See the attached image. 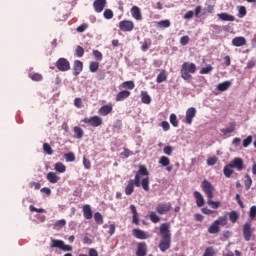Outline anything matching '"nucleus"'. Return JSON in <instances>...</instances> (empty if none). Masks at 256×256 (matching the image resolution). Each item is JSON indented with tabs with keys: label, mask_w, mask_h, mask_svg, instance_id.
I'll return each mask as SVG.
<instances>
[{
	"label": "nucleus",
	"mask_w": 256,
	"mask_h": 256,
	"mask_svg": "<svg viewBox=\"0 0 256 256\" xmlns=\"http://www.w3.org/2000/svg\"><path fill=\"white\" fill-rule=\"evenodd\" d=\"M141 187L144 191H149V171L145 166H140L135 179L130 180L125 189L126 195H131L133 193L134 187Z\"/></svg>",
	"instance_id": "nucleus-1"
},
{
	"label": "nucleus",
	"mask_w": 256,
	"mask_h": 256,
	"mask_svg": "<svg viewBox=\"0 0 256 256\" xmlns=\"http://www.w3.org/2000/svg\"><path fill=\"white\" fill-rule=\"evenodd\" d=\"M170 227L171 226L167 223H163L160 226V234L162 236V240L160 241L159 249L163 253H165V251L171 247V232H169Z\"/></svg>",
	"instance_id": "nucleus-2"
},
{
	"label": "nucleus",
	"mask_w": 256,
	"mask_h": 256,
	"mask_svg": "<svg viewBox=\"0 0 256 256\" xmlns=\"http://www.w3.org/2000/svg\"><path fill=\"white\" fill-rule=\"evenodd\" d=\"M180 73L184 81H189V79H191V75L197 73V65L193 62H184L181 66Z\"/></svg>",
	"instance_id": "nucleus-3"
},
{
	"label": "nucleus",
	"mask_w": 256,
	"mask_h": 256,
	"mask_svg": "<svg viewBox=\"0 0 256 256\" xmlns=\"http://www.w3.org/2000/svg\"><path fill=\"white\" fill-rule=\"evenodd\" d=\"M227 223V214L224 216H220L216 221L212 223V225L208 229V232L211 234L219 233V231H221L220 227H225Z\"/></svg>",
	"instance_id": "nucleus-4"
},
{
	"label": "nucleus",
	"mask_w": 256,
	"mask_h": 256,
	"mask_svg": "<svg viewBox=\"0 0 256 256\" xmlns=\"http://www.w3.org/2000/svg\"><path fill=\"white\" fill-rule=\"evenodd\" d=\"M50 247L60 249V251L70 252L73 251V246L65 244L63 240L51 239Z\"/></svg>",
	"instance_id": "nucleus-5"
},
{
	"label": "nucleus",
	"mask_w": 256,
	"mask_h": 256,
	"mask_svg": "<svg viewBox=\"0 0 256 256\" xmlns=\"http://www.w3.org/2000/svg\"><path fill=\"white\" fill-rule=\"evenodd\" d=\"M204 193L207 195L208 199H213V193H215V187L211 182L204 180L201 185Z\"/></svg>",
	"instance_id": "nucleus-6"
},
{
	"label": "nucleus",
	"mask_w": 256,
	"mask_h": 256,
	"mask_svg": "<svg viewBox=\"0 0 256 256\" xmlns=\"http://www.w3.org/2000/svg\"><path fill=\"white\" fill-rule=\"evenodd\" d=\"M83 123H88L91 127H99L103 124V119L99 116H92L90 118H84L82 120Z\"/></svg>",
	"instance_id": "nucleus-7"
},
{
	"label": "nucleus",
	"mask_w": 256,
	"mask_h": 256,
	"mask_svg": "<svg viewBox=\"0 0 256 256\" xmlns=\"http://www.w3.org/2000/svg\"><path fill=\"white\" fill-rule=\"evenodd\" d=\"M171 211V202H162L156 206V212L159 215H165Z\"/></svg>",
	"instance_id": "nucleus-8"
},
{
	"label": "nucleus",
	"mask_w": 256,
	"mask_h": 256,
	"mask_svg": "<svg viewBox=\"0 0 256 256\" xmlns=\"http://www.w3.org/2000/svg\"><path fill=\"white\" fill-rule=\"evenodd\" d=\"M119 27L120 30L124 32L133 31V29L135 28V24L133 23V21L123 20L119 23Z\"/></svg>",
	"instance_id": "nucleus-9"
},
{
	"label": "nucleus",
	"mask_w": 256,
	"mask_h": 256,
	"mask_svg": "<svg viewBox=\"0 0 256 256\" xmlns=\"http://www.w3.org/2000/svg\"><path fill=\"white\" fill-rule=\"evenodd\" d=\"M197 115V109L195 107H190L186 110V123L191 125L193 123V119Z\"/></svg>",
	"instance_id": "nucleus-10"
},
{
	"label": "nucleus",
	"mask_w": 256,
	"mask_h": 256,
	"mask_svg": "<svg viewBox=\"0 0 256 256\" xmlns=\"http://www.w3.org/2000/svg\"><path fill=\"white\" fill-rule=\"evenodd\" d=\"M56 65H57V69H59V71H69V69H71L69 61H67V59H65V58H60L57 61Z\"/></svg>",
	"instance_id": "nucleus-11"
},
{
	"label": "nucleus",
	"mask_w": 256,
	"mask_h": 256,
	"mask_svg": "<svg viewBox=\"0 0 256 256\" xmlns=\"http://www.w3.org/2000/svg\"><path fill=\"white\" fill-rule=\"evenodd\" d=\"M106 5L107 0H96L93 3L94 11H96V13H101L105 9Z\"/></svg>",
	"instance_id": "nucleus-12"
},
{
	"label": "nucleus",
	"mask_w": 256,
	"mask_h": 256,
	"mask_svg": "<svg viewBox=\"0 0 256 256\" xmlns=\"http://www.w3.org/2000/svg\"><path fill=\"white\" fill-rule=\"evenodd\" d=\"M230 164L232 165V168L237 169L238 171H241L244 167V161L243 158L236 157L234 158Z\"/></svg>",
	"instance_id": "nucleus-13"
},
{
	"label": "nucleus",
	"mask_w": 256,
	"mask_h": 256,
	"mask_svg": "<svg viewBox=\"0 0 256 256\" xmlns=\"http://www.w3.org/2000/svg\"><path fill=\"white\" fill-rule=\"evenodd\" d=\"M113 111V104L109 103L107 105L102 106L99 110L98 113L99 115H102V117H107L109 113Z\"/></svg>",
	"instance_id": "nucleus-14"
},
{
	"label": "nucleus",
	"mask_w": 256,
	"mask_h": 256,
	"mask_svg": "<svg viewBox=\"0 0 256 256\" xmlns=\"http://www.w3.org/2000/svg\"><path fill=\"white\" fill-rule=\"evenodd\" d=\"M133 19L136 21H141L143 19V15H141V9L137 6H133L130 10Z\"/></svg>",
	"instance_id": "nucleus-15"
},
{
	"label": "nucleus",
	"mask_w": 256,
	"mask_h": 256,
	"mask_svg": "<svg viewBox=\"0 0 256 256\" xmlns=\"http://www.w3.org/2000/svg\"><path fill=\"white\" fill-rule=\"evenodd\" d=\"M243 235L245 238V241H251V223H245L243 228Z\"/></svg>",
	"instance_id": "nucleus-16"
},
{
	"label": "nucleus",
	"mask_w": 256,
	"mask_h": 256,
	"mask_svg": "<svg viewBox=\"0 0 256 256\" xmlns=\"http://www.w3.org/2000/svg\"><path fill=\"white\" fill-rule=\"evenodd\" d=\"M132 233H133L134 237H136V239H148L149 238V235H147V233L141 229H134Z\"/></svg>",
	"instance_id": "nucleus-17"
},
{
	"label": "nucleus",
	"mask_w": 256,
	"mask_h": 256,
	"mask_svg": "<svg viewBox=\"0 0 256 256\" xmlns=\"http://www.w3.org/2000/svg\"><path fill=\"white\" fill-rule=\"evenodd\" d=\"M194 197L196 199V204L198 207H203V205H205V198L203 197V194H201L198 191H195Z\"/></svg>",
	"instance_id": "nucleus-18"
},
{
	"label": "nucleus",
	"mask_w": 256,
	"mask_h": 256,
	"mask_svg": "<svg viewBox=\"0 0 256 256\" xmlns=\"http://www.w3.org/2000/svg\"><path fill=\"white\" fill-rule=\"evenodd\" d=\"M130 95H131V92L128 90L120 91L116 95V101H125V99L129 98Z\"/></svg>",
	"instance_id": "nucleus-19"
},
{
	"label": "nucleus",
	"mask_w": 256,
	"mask_h": 256,
	"mask_svg": "<svg viewBox=\"0 0 256 256\" xmlns=\"http://www.w3.org/2000/svg\"><path fill=\"white\" fill-rule=\"evenodd\" d=\"M46 179L49 183H59V179H61L55 172H49L46 176Z\"/></svg>",
	"instance_id": "nucleus-20"
},
{
	"label": "nucleus",
	"mask_w": 256,
	"mask_h": 256,
	"mask_svg": "<svg viewBox=\"0 0 256 256\" xmlns=\"http://www.w3.org/2000/svg\"><path fill=\"white\" fill-rule=\"evenodd\" d=\"M247 43L245 37H236L232 40L234 47H243Z\"/></svg>",
	"instance_id": "nucleus-21"
},
{
	"label": "nucleus",
	"mask_w": 256,
	"mask_h": 256,
	"mask_svg": "<svg viewBox=\"0 0 256 256\" xmlns=\"http://www.w3.org/2000/svg\"><path fill=\"white\" fill-rule=\"evenodd\" d=\"M136 255L137 256L147 255V245L145 243L138 244V249H137Z\"/></svg>",
	"instance_id": "nucleus-22"
},
{
	"label": "nucleus",
	"mask_w": 256,
	"mask_h": 256,
	"mask_svg": "<svg viewBox=\"0 0 256 256\" xmlns=\"http://www.w3.org/2000/svg\"><path fill=\"white\" fill-rule=\"evenodd\" d=\"M83 71V62L76 60L74 62V75L77 76Z\"/></svg>",
	"instance_id": "nucleus-23"
},
{
	"label": "nucleus",
	"mask_w": 256,
	"mask_h": 256,
	"mask_svg": "<svg viewBox=\"0 0 256 256\" xmlns=\"http://www.w3.org/2000/svg\"><path fill=\"white\" fill-rule=\"evenodd\" d=\"M233 166L229 163L227 164L224 168H223V173L225 175V177H227L229 179V177H231L234 173V170H233Z\"/></svg>",
	"instance_id": "nucleus-24"
},
{
	"label": "nucleus",
	"mask_w": 256,
	"mask_h": 256,
	"mask_svg": "<svg viewBox=\"0 0 256 256\" xmlns=\"http://www.w3.org/2000/svg\"><path fill=\"white\" fill-rule=\"evenodd\" d=\"M83 213L85 219H92L93 218V211H91V206L84 205L83 206Z\"/></svg>",
	"instance_id": "nucleus-25"
},
{
	"label": "nucleus",
	"mask_w": 256,
	"mask_h": 256,
	"mask_svg": "<svg viewBox=\"0 0 256 256\" xmlns=\"http://www.w3.org/2000/svg\"><path fill=\"white\" fill-rule=\"evenodd\" d=\"M54 171H56L57 173H65L67 171V167L65 166V164L57 162L54 165Z\"/></svg>",
	"instance_id": "nucleus-26"
},
{
	"label": "nucleus",
	"mask_w": 256,
	"mask_h": 256,
	"mask_svg": "<svg viewBox=\"0 0 256 256\" xmlns=\"http://www.w3.org/2000/svg\"><path fill=\"white\" fill-rule=\"evenodd\" d=\"M218 17L221 21H235V16L228 13H220L218 14Z\"/></svg>",
	"instance_id": "nucleus-27"
},
{
	"label": "nucleus",
	"mask_w": 256,
	"mask_h": 256,
	"mask_svg": "<svg viewBox=\"0 0 256 256\" xmlns=\"http://www.w3.org/2000/svg\"><path fill=\"white\" fill-rule=\"evenodd\" d=\"M141 101L145 105H149V103H151V96H149V94L146 91H142L141 92Z\"/></svg>",
	"instance_id": "nucleus-28"
},
{
	"label": "nucleus",
	"mask_w": 256,
	"mask_h": 256,
	"mask_svg": "<svg viewBox=\"0 0 256 256\" xmlns=\"http://www.w3.org/2000/svg\"><path fill=\"white\" fill-rule=\"evenodd\" d=\"M119 89H135V83L133 81H126L119 86Z\"/></svg>",
	"instance_id": "nucleus-29"
},
{
	"label": "nucleus",
	"mask_w": 256,
	"mask_h": 256,
	"mask_svg": "<svg viewBox=\"0 0 256 256\" xmlns=\"http://www.w3.org/2000/svg\"><path fill=\"white\" fill-rule=\"evenodd\" d=\"M207 205H209L212 209H219L221 207V202L213 201V198H208Z\"/></svg>",
	"instance_id": "nucleus-30"
},
{
	"label": "nucleus",
	"mask_w": 256,
	"mask_h": 256,
	"mask_svg": "<svg viewBox=\"0 0 256 256\" xmlns=\"http://www.w3.org/2000/svg\"><path fill=\"white\" fill-rule=\"evenodd\" d=\"M235 131V123L230 124V126L221 129V133L223 135H229L230 133H233Z\"/></svg>",
	"instance_id": "nucleus-31"
},
{
	"label": "nucleus",
	"mask_w": 256,
	"mask_h": 256,
	"mask_svg": "<svg viewBox=\"0 0 256 256\" xmlns=\"http://www.w3.org/2000/svg\"><path fill=\"white\" fill-rule=\"evenodd\" d=\"M229 87H231V82L225 81V82L218 84L217 89H218V91H227V89H229Z\"/></svg>",
	"instance_id": "nucleus-32"
},
{
	"label": "nucleus",
	"mask_w": 256,
	"mask_h": 256,
	"mask_svg": "<svg viewBox=\"0 0 256 256\" xmlns=\"http://www.w3.org/2000/svg\"><path fill=\"white\" fill-rule=\"evenodd\" d=\"M228 217H229L231 223H237V221L239 219V213H237V211H232V212L228 213Z\"/></svg>",
	"instance_id": "nucleus-33"
},
{
	"label": "nucleus",
	"mask_w": 256,
	"mask_h": 256,
	"mask_svg": "<svg viewBox=\"0 0 256 256\" xmlns=\"http://www.w3.org/2000/svg\"><path fill=\"white\" fill-rule=\"evenodd\" d=\"M170 163L171 160L167 156H161L159 159V164L162 165V167H169Z\"/></svg>",
	"instance_id": "nucleus-34"
},
{
	"label": "nucleus",
	"mask_w": 256,
	"mask_h": 256,
	"mask_svg": "<svg viewBox=\"0 0 256 256\" xmlns=\"http://www.w3.org/2000/svg\"><path fill=\"white\" fill-rule=\"evenodd\" d=\"M157 83H163V81H167V72L165 70H162L156 79Z\"/></svg>",
	"instance_id": "nucleus-35"
},
{
	"label": "nucleus",
	"mask_w": 256,
	"mask_h": 256,
	"mask_svg": "<svg viewBox=\"0 0 256 256\" xmlns=\"http://www.w3.org/2000/svg\"><path fill=\"white\" fill-rule=\"evenodd\" d=\"M74 133H75L76 139H81V137H83L84 135L83 129H81V127L79 126L74 127Z\"/></svg>",
	"instance_id": "nucleus-36"
},
{
	"label": "nucleus",
	"mask_w": 256,
	"mask_h": 256,
	"mask_svg": "<svg viewBox=\"0 0 256 256\" xmlns=\"http://www.w3.org/2000/svg\"><path fill=\"white\" fill-rule=\"evenodd\" d=\"M244 185L247 190L251 189V186L253 185V179H251V176L245 175Z\"/></svg>",
	"instance_id": "nucleus-37"
},
{
	"label": "nucleus",
	"mask_w": 256,
	"mask_h": 256,
	"mask_svg": "<svg viewBox=\"0 0 256 256\" xmlns=\"http://www.w3.org/2000/svg\"><path fill=\"white\" fill-rule=\"evenodd\" d=\"M64 157L67 163H73L75 161V154L73 152L65 154Z\"/></svg>",
	"instance_id": "nucleus-38"
},
{
	"label": "nucleus",
	"mask_w": 256,
	"mask_h": 256,
	"mask_svg": "<svg viewBox=\"0 0 256 256\" xmlns=\"http://www.w3.org/2000/svg\"><path fill=\"white\" fill-rule=\"evenodd\" d=\"M170 123L173 127H179V121L177 120V115L175 114L170 115Z\"/></svg>",
	"instance_id": "nucleus-39"
},
{
	"label": "nucleus",
	"mask_w": 256,
	"mask_h": 256,
	"mask_svg": "<svg viewBox=\"0 0 256 256\" xmlns=\"http://www.w3.org/2000/svg\"><path fill=\"white\" fill-rule=\"evenodd\" d=\"M29 77L32 81H43V75L39 73L29 74Z\"/></svg>",
	"instance_id": "nucleus-40"
},
{
	"label": "nucleus",
	"mask_w": 256,
	"mask_h": 256,
	"mask_svg": "<svg viewBox=\"0 0 256 256\" xmlns=\"http://www.w3.org/2000/svg\"><path fill=\"white\" fill-rule=\"evenodd\" d=\"M150 221H152V223H159V221H161V218L157 215V213L150 212Z\"/></svg>",
	"instance_id": "nucleus-41"
},
{
	"label": "nucleus",
	"mask_w": 256,
	"mask_h": 256,
	"mask_svg": "<svg viewBox=\"0 0 256 256\" xmlns=\"http://www.w3.org/2000/svg\"><path fill=\"white\" fill-rule=\"evenodd\" d=\"M94 219L98 225H103V215H101V213L96 212L94 214Z\"/></svg>",
	"instance_id": "nucleus-42"
},
{
	"label": "nucleus",
	"mask_w": 256,
	"mask_h": 256,
	"mask_svg": "<svg viewBox=\"0 0 256 256\" xmlns=\"http://www.w3.org/2000/svg\"><path fill=\"white\" fill-rule=\"evenodd\" d=\"M43 151L47 153V155H53V149L51 148V145L48 143L43 144Z\"/></svg>",
	"instance_id": "nucleus-43"
},
{
	"label": "nucleus",
	"mask_w": 256,
	"mask_h": 256,
	"mask_svg": "<svg viewBox=\"0 0 256 256\" xmlns=\"http://www.w3.org/2000/svg\"><path fill=\"white\" fill-rule=\"evenodd\" d=\"M158 27H162L163 29H167V27H171V21L162 20V21L158 22Z\"/></svg>",
	"instance_id": "nucleus-44"
},
{
	"label": "nucleus",
	"mask_w": 256,
	"mask_h": 256,
	"mask_svg": "<svg viewBox=\"0 0 256 256\" xmlns=\"http://www.w3.org/2000/svg\"><path fill=\"white\" fill-rule=\"evenodd\" d=\"M211 71H213V67L209 65L200 70V75H207V74L211 73Z\"/></svg>",
	"instance_id": "nucleus-45"
},
{
	"label": "nucleus",
	"mask_w": 256,
	"mask_h": 256,
	"mask_svg": "<svg viewBox=\"0 0 256 256\" xmlns=\"http://www.w3.org/2000/svg\"><path fill=\"white\" fill-rule=\"evenodd\" d=\"M217 161H219V158L213 156V157H209L206 161L207 165L209 166H213L217 163Z\"/></svg>",
	"instance_id": "nucleus-46"
},
{
	"label": "nucleus",
	"mask_w": 256,
	"mask_h": 256,
	"mask_svg": "<svg viewBox=\"0 0 256 256\" xmlns=\"http://www.w3.org/2000/svg\"><path fill=\"white\" fill-rule=\"evenodd\" d=\"M151 46V40H144L142 42V46H141V49L143 51H147V49H149V47Z\"/></svg>",
	"instance_id": "nucleus-47"
},
{
	"label": "nucleus",
	"mask_w": 256,
	"mask_h": 256,
	"mask_svg": "<svg viewBox=\"0 0 256 256\" xmlns=\"http://www.w3.org/2000/svg\"><path fill=\"white\" fill-rule=\"evenodd\" d=\"M97 69H99V63L98 62H91L90 63L91 73H96Z\"/></svg>",
	"instance_id": "nucleus-48"
},
{
	"label": "nucleus",
	"mask_w": 256,
	"mask_h": 256,
	"mask_svg": "<svg viewBox=\"0 0 256 256\" xmlns=\"http://www.w3.org/2000/svg\"><path fill=\"white\" fill-rule=\"evenodd\" d=\"M66 223H67V222H66L64 219L58 220V221L55 223V229H62V227H65Z\"/></svg>",
	"instance_id": "nucleus-49"
},
{
	"label": "nucleus",
	"mask_w": 256,
	"mask_h": 256,
	"mask_svg": "<svg viewBox=\"0 0 256 256\" xmlns=\"http://www.w3.org/2000/svg\"><path fill=\"white\" fill-rule=\"evenodd\" d=\"M253 143V136H248L246 139L243 140V147H249Z\"/></svg>",
	"instance_id": "nucleus-50"
},
{
	"label": "nucleus",
	"mask_w": 256,
	"mask_h": 256,
	"mask_svg": "<svg viewBox=\"0 0 256 256\" xmlns=\"http://www.w3.org/2000/svg\"><path fill=\"white\" fill-rule=\"evenodd\" d=\"M103 15L105 19H113V11L111 9H106Z\"/></svg>",
	"instance_id": "nucleus-51"
},
{
	"label": "nucleus",
	"mask_w": 256,
	"mask_h": 256,
	"mask_svg": "<svg viewBox=\"0 0 256 256\" xmlns=\"http://www.w3.org/2000/svg\"><path fill=\"white\" fill-rule=\"evenodd\" d=\"M238 13L241 15L240 17H245L247 15V9L245 6H238Z\"/></svg>",
	"instance_id": "nucleus-52"
},
{
	"label": "nucleus",
	"mask_w": 256,
	"mask_h": 256,
	"mask_svg": "<svg viewBox=\"0 0 256 256\" xmlns=\"http://www.w3.org/2000/svg\"><path fill=\"white\" fill-rule=\"evenodd\" d=\"M79 256H87V254H80ZM88 256H99V253L94 248H90Z\"/></svg>",
	"instance_id": "nucleus-53"
},
{
	"label": "nucleus",
	"mask_w": 256,
	"mask_h": 256,
	"mask_svg": "<svg viewBox=\"0 0 256 256\" xmlns=\"http://www.w3.org/2000/svg\"><path fill=\"white\" fill-rule=\"evenodd\" d=\"M203 256H215V250H213L211 247H208L206 248Z\"/></svg>",
	"instance_id": "nucleus-54"
},
{
	"label": "nucleus",
	"mask_w": 256,
	"mask_h": 256,
	"mask_svg": "<svg viewBox=\"0 0 256 256\" xmlns=\"http://www.w3.org/2000/svg\"><path fill=\"white\" fill-rule=\"evenodd\" d=\"M93 55L97 61H101L103 59V54L98 50H94Z\"/></svg>",
	"instance_id": "nucleus-55"
},
{
	"label": "nucleus",
	"mask_w": 256,
	"mask_h": 256,
	"mask_svg": "<svg viewBox=\"0 0 256 256\" xmlns=\"http://www.w3.org/2000/svg\"><path fill=\"white\" fill-rule=\"evenodd\" d=\"M163 152L165 155L171 156L173 154V147L166 146L164 147Z\"/></svg>",
	"instance_id": "nucleus-56"
},
{
	"label": "nucleus",
	"mask_w": 256,
	"mask_h": 256,
	"mask_svg": "<svg viewBox=\"0 0 256 256\" xmlns=\"http://www.w3.org/2000/svg\"><path fill=\"white\" fill-rule=\"evenodd\" d=\"M30 211H34L35 213H46L45 209L43 208H36L33 205H30Z\"/></svg>",
	"instance_id": "nucleus-57"
},
{
	"label": "nucleus",
	"mask_w": 256,
	"mask_h": 256,
	"mask_svg": "<svg viewBox=\"0 0 256 256\" xmlns=\"http://www.w3.org/2000/svg\"><path fill=\"white\" fill-rule=\"evenodd\" d=\"M89 28V24H82L77 28L78 33H84Z\"/></svg>",
	"instance_id": "nucleus-58"
},
{
	"label": "nucleus",
	"mask_w": 256,
	"mask_h": 256,
	"mask_svg": "<svg viewBox=\"0 0 256 256\" xmlns=\"http://www.w3.org/2000/svg\"><path fill=\"white\" fill-rule=\"evenodd\" d=\"M83 165L85 169H91V161L86 157H83Z\"/></svg>",
	"instance_id": "nucleus-59"
},
{
	"label": "nucleus",
	"mask_w": 256,
	"mask_h": 256,
	"mask_svg": "<svg viewBox=\"0 0 256 256\" xmlns=\"http://www.w3.org/2000/svg\"><path fill=\"white\" fill-rule=\"evenodd\" d=\"M74 105L75 107H77L78 109H81L83 107V101L81 100V98H76L74 100Z\"/></svg>",
	"instance_id": "nucleus-60"
},
{
	"label": "nucleus",
	"mask_w": 256,
	"mask_h": 256,
	"mask_svg": "<svg viewBox=\"0 0 256 256\" xmlns=\"http://www.w3.org/2000/svg\"><path fill=\"white\" fill-rule=\"evenodd\" d=\"M31 189H35L36 191L41 189V184L39 182H30Z\"/></svg>",
	"instance_id": "nucleus-61"
},
{
	"label": "nucleus",
	"mask_w": 256,
	"mask_h": 256,
	"mask_svg": "<svg viewBox=\"0 0 256 256\" xmlns=\"http://www.w3.org/2000/svg\"><path fill=\"white\" fill-rule=\"evenodd\" d=\"M84 53H85V50L83 49V47L78 46L76 49V55L78 57H83Z\"/></svg>",
	"instance_id": "nucleus-62"
},
{
	"label": "nucleus",
	"mask_w": 256,
	"mask_h": 256,
	"mask_svg": "<svg viewBox=\"0 0 256 256\" xmlns=\"http://www.w3.org/2000/svg\"><path fill=\"white\" fill-rule=\"evenodd\" d=\"M249 215H250V219H255V217H256V206H252L250 208Z\"/></svg>",
	"instance_id": "nucleus-63"
},
{
	"label": "nucleus",
	"mask_w": 256,
	"mask_h": 256,
	"mask_svg": "<svg viewBox=\"0 0 256 256\" xmlns=\"http://www.w3.org/2000/svg\"><path fill=\"white\" fill-rule=\"evenodd\" d=\"M181 45H187L189 43V36H183L180 38Z\"/></svg>",
	"instance_id": "nucleus-64"
}]
</instances>
